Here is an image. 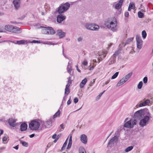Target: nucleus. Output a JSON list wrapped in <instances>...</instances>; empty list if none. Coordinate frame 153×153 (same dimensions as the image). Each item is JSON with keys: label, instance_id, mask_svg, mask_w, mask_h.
<instances>
[{"label": "nucleus", "instance_id": "e433bc0d", "mask_svg": "<svg viewBox=\"0 0 153 153\" xmlns=\"http://www.w3.org/2000/svg\"><path fill=\"white\" fill-rule=\"evenodd\" d=\"M142 33L143 38L144 39H145L147 36V34L146 31L145 30H143L142 31Z\"/></svg>", "mask_w": 153, "mask_h": 153}, {"label": "nucleus", "instance_id": "a18cd8bd", "mask_svg": "<svg viewBox=\"0 0 153 153\" xmlns=\"http://www.w3.org/2000/svg\"><path fill=\"white\" fill-rule=\"evenodd\" d=\"M143 82L144 83H145V84L147 82V81H148L147 77L146 76L143 79Z\"/></svg>", "mask_w": 153, "mask_h": 153}, {"label": "nucleus", "instance_id": "bb28decb", "mask_svg": "<svg viewBox=\"0 0 153 153\" xmlns=\"http://www.w3.org/2000/svg\"><path fill=\"white\" fill-rule=\"evenodd\" d=\"M133 37H131L128 39L125 44L124 45L125 46L126 45L130 43V42L132 41L133 40Z\"/></svg>", "mask_w": 153, "mask_h": 153}, {"label": "nucleus", "instance_id": "b1692460", "mask_svg": "<svg viewBox=\"0 0 153 153\" xmlns=\"http://www.w3.org/2000/svg\"><path fill=\"white\" fill-rule=\"evenodd\" d=\"M69 86L68 85H66L65 89V94L68 95L70 92V89L69 88Z\"/></svg>", "mask_w": 153, "mask_h": 153}, {"label": "nucleus", "instance_id": "aec40b11", "mask_svg": "<svg viewBox=\"0 0 153 153\" xmlns=\"http://www.w3.org/2000/svg\"><path fill=\"white\" fill-rule=\"evenodd\" d=\"M126 81L123 78L121 79L117 84L116 86L119 87L124 84Z\"/></svg>", "mask_w": 153, "mask_h": 153}, {"label": "nucleus", "instance_id": "6e6552de", "mask_svg": "<svg viewBox=\"0 0 153 153\" xmlns=\"http://www.w3.org/2000/svg\"><path fill=\"white\" fill-rule=\"evenodd\" d=\"M66 18V17L65 16L63 15L61 13L59 14L57 16V22L59 23H61Z\"/></svg>", "mask_w": 153, "mask_h": 153}, {"label": "nucleus", "instance_id": "c756f323", "mask_svg": "<svg viewBox=\"0 0 153 153\" xmlns=\"http://www.w3.org/2000/svg\"><path fill=\"white\" fill-rule=\"evenodd\" d=\"M79 153H86L84 148L82 147H81L79 149Z\"/></svg>", "mask_w": 153, "mask_h": 153}, {"label": "nucleus", "instance_id": "0eeeda50", "mask_svg": "<svg viewBox=\"0 0 153 153\" xmlns=\"http://www.w3.org/2000/svg\"><path fill=\"white\" fill-rule=\"evenodd\" d=\"M16 119L11 118L8 120V122L10 126L12 127H16L17 125H19L20 123H16Z\"/></svg>", "mask_w": 153, "mask_h": 153}, {"label": "nucleus", "instance_id": "f03ea898", "mask_svg": "<svg viewBox=\"0 0 153 153\" xmlns=\"http://www.w3.org/2000/svg\"><path fill=\"white\" fill-rule=\"evenodd\" d=\"M4 28L6 30L13 33H19L21 32L19 28L11 25H5Z\"/></svg>", "mask_w": 153, "mask_h": 153}, {"label": "nucleus", "instance_id": "3c124183", "mask_svg": "<svg viewBox=\"0 0 153 153\" xmlns=\"http://www.w3.org/2000/svg\"><path fill=\"white\" fill-rule=\"evenodd\" d=\"M68 95V94H64V96L63 98V99H62V100H63V101H65L66 98H67Z\"/></svg>", "mask_w": 153, "mask_h": 153}, {"label": "nucleus", "instance_id": "7c9ffc66", "mask_svg": "<svg viewBox=\"0 0 153 153\" xmlns=\"http://www.w3.org/2000/svg\"><path fill=\"white\" fill-rule=\"evenodd\" d=\"M25 41L24 40H22L20 41H17L16 43L18 45L24 44L25 43Z\"/></svg>", "mask_w": 153, "mask_h": 153}, {"label": "nucleus", "instance_id": "423d86ee", "mask_svg": "<svg viewBox=\"0 0 153 153\" xmlns=\"http://www.w3.org/2000/svg\"><path fill=\"white\" fill-rule=\"evenodd\" d=\"M118 140V137L117 136H114L109 141L107 147L111 148L114 146V143H117Z\"/></svg>", "mask_w": 153, "mask_h": 153}, {"label": "nucleus", "instance_id": "603ef678", "mask_svg": "<svg viewBox=\"0 0 153 153\" xmlns=\"http://www.w3.org/2000/svg\"><path fill=\"white\" fill-rule=\"evenodd\" d=\"M124 15H125V16L126 17L128 18V17L129 15V13L128 12H125V13Z\"/></svg>", "mask_w": 153, "mask_h": 153}, {"label": "nucleus", "instance_id": "13d9d810", "mask_svg": "<svg viewBox=\"0 0 153 153\" xmlns=\"http://www.w3.org/2000/svg\"><path fill=\"white\" fill-rule=\"evenodd\" d=\"M76 70H77V71L78 72H81V71L80 69H79L78 68V65H76Z\"/></svg>", "mask_w": 153, "mask_h": 153}, {"label": "nucleus", "instance_id": "39448f33", "mask_svg": "<svg viewBox=\"0 0 153 153\" xmlns=\"http://www.w3.org/2000/svg\"><path fill=\"white\" fill-rule=\"evenodd\" d=\"M55 119L51 117L46 121L44 122L42 124V127L44 128H50L53 125Z\"/></svg>", "mask_w": 153, "mask_h": 153}, {"label": "nucleus", "instance_id": "09e8293b", "mask_svg": "<svg viewBox=\"0 0 153 153\" xmlns=\"http://www.w3.org/2000/svg\"><path fill=\"white\" fill-rule=\"evenodd\" d=\"M30 42L32 43H40V42L39 41H37V40H33L32 42Z\"/></svg>", "mask_w": 153, "mask_h": 153}, {"label": "nucleus", "instance_id": "f257e3e1", "mask_svg": "<svg viewBox=\"0 0 153 153\" xmlns=\"http://www.w3.org/2000/svg\"><path fill=\"white\" fill-rule=\"evenodd\" d=\"M133 118L140 120L139 124L140 127H143L148 124L152 117L149 109L145 108L136 111L134 114Z\"/></svg>", "mask_w": 153, "mask_h": 153}, {"label": "nucleus", "instance_id": "cd10ccee", "mask_svg": "<svg viewBox=\"0 0 153 153\" xmlns=\"http://www.w3.org/2000/svg\"><path fill=\"white\" fill-rule=\"evenodd\" d=\"M136 40L137 42H142L143 41L141 38L140 36L138 35L136 36Z\"/></svg>", "mask_w": 153, "mask_h": 153}, {"label": "nucleus", "instance_id": "ddd939ff", "mask_svg": "<svg viewBox=\"0 0 153 153\" xmlns=\"http://www.w3.org/2000/svg\"><path fill=\"white\" fill-rule=\"evenodd\" d=\"M80 140L82 142L85 144L87 142L88 139L87 136L85 134H82L80 136Z\"/></svg>", "mask_w": 153, "mask_h": 153}, {"label": "nucleus", "instance_id": "49530a36", "mask_svg": "<svg viewBox=\"0 0 153 153\" xmlns=\"http://www.w3.org/2000/svg\"><path fill=\"white\" fill-rule=\"evenodd\" d=\"M137 119H134V120H132V121H131V123H132V125H133V126L134 125H136L137 124Z\"/></svg>", "mask_w": 153, "mask_h": 153}, {"label": "nucleus", "instance_id": "338daca9", "mask_svg": "<svg viewBox=\"0 0 153 153\" xmlns=\"http://www.w3.org/2000/svg\"><path fill=\"white\" fill-rule=\"evenodd\" d=\"M0 136L3 134L4 132L3 131L2 129L0 130Z\"/></svg>", "mask_w": 153, "mask_h": 153}, {"label": "nucleus", "instance_id": "4c0bfd02", "mask_svg": "<svg viewBox=\"0 0 153 153\" xmlns=\"http://www.w3.org/2000/svg\"><path fill=\"white\" fill-rule=\"evenodd\" d=\"M142 42H137V48L139 49H141L142 47Z\"/></svg>", "mask_w": 153, "mask_h": 153}, {"label": "nucleus", "instance_id": "7ed1b4c3", "mask_svg": "<svg viewBox=\"0 0 153 153\" xmlns=\"http://www.w3.org/2000/svg\"><path fill=\"white\" fill-rule=\"evenodd\" d=\"M70 6V4L68 2L65 4H61L58 8L57 12L59 14L63 13L68 9Z\"/></svg>", "mask_w": 153, "mask_h": 153}, {"label": "nucleus", "instance_id": "e2e57ef3", "mask_svg": "<svg viewBox=\"0 0 153 153\" xmlns=\"http://www.w3.org/2000/svg\"><path fill=\"white\" fill-rule=\"evenodd\" d=\"M82 38L81 37H79L77 39L78 42H80L82 40Z\"/></svg>", "mask_w": 153, "mask_h": 153}, {"label": "nucleus", "instance_id": "f704fd0d", "mask_svg": "<svg viewBox=\"0 0 153 153\" xmlns=\"http://www.w3.org/2000/svg\"><path fill=\"white\" fill-rule=\"evenodd\" d=\"M68 79V83L66 85H68V86H70V85L71 84L72 80H71V77L70 76L67 78Z\"/></svg>", "mask_w": 153, "mask_h": 153}, {"label": "nucleus", "instance_id": "c9c22d12", "mask_svg": "<svg viewBox=\"0 0 153 153\" xmlns=\"http://www.w3.org/2000/svg\"><path fill=\"white\" fill-rule=\"evenodd\" d=\"M92 25V24H90L87 23L85 25V27L86 29H88V30H91V28H90V27H91V26Z\"/></svg>", "mask_w": 153, "mask_h": 153}, {"label": "nucleus", "instance_id": "2eb2a0df", "mask_svg": "<svg viewBox=\"0 0 153 153\" xmlns=\"http://www.w3.org/2000/svg\"><path fill=\"white\" fill-rule=\"evenodd\" d=\"M132 121V120H130L128 121L124 125V126L125 127L128 128H132L133 125H132L131 122Z\"/></svg>", "mask_w": 153, "mask_h": 153}, {"label": "nucleus", "instance_id": "69168bd1", "mask_svg": "<svg viewBox=\"0 0 153 153\" xmlns=\"http://www.w3.org/2000/svg\"><path fill=\"white\" fill-rule=\"evenodd\" d=\"M124 1V0H119L118 3L122 5Z\"/></svg>", "mask_w": 153, "mask_h": 153}, {"label": "nucleus", "instance_id": "20e7f679", "mask_svg": "<svg viewBox=\"0 0 153 153\" xmlns=\"http://www.w3.org/2000/svg\"><path fill=\"white\" fill-rule=\"evenodd\" d=\"M40 126L39 123L36 120H32L29 124V128L32 130H37L38 129Z\"/></svg>", "mask_w": 153, "mask_h": 153}, {"label": "nucleus", "instance_id": "864d4df0", "mask_svg": "<svg viewBox=\"0 0 153 153\" xmlns=\"http://www.w3.org/2000/svg\"><path fill=\"white\" fill-rule=\"evenodd\" d=\"M82 64L83 65L86 66L88 64V62L86 60H85L82 62Z\"/></svg>", "mask_w": 153, "mask_h": 153}, {"label": "nucleus", "instance_id": "5701e85b", "mask_svg": "<svg viewBox=\"0 0 153 153\" xmlns=\"http://www.w3.org/2000/svg\"><path fill=\"white\" fill-rule=\"evenodd\" d=\"M133 148V146H131L127 147L126 149L125 150V152L124 151L122 152L121 153H125V152H129Z\"/></svg>", "mask_w": 153, "mask_h": 153}, {"label": "nucleus", "instance_id": "c85d7f7f", "mask_svg": "<svg viewBox=\"0 0 153 153\" xmlns=\"http://www.w3.org/2000/svg\"><path fill=\"white\" fill-rule=\"evenodd\" d=\"M19 141L23 146L26 147L28 146V143H27L24 142L21 140H20Z\"/></svg>", "mask_w": 153, "mask_h": 153}, {"label": "nucleus", "instance_id": "8fccbe9b", "mask_svg": "<svg viewBox=\"0 0 153 153\" xmlns=\"http://www.w3.org/2000/svg\"><path fill=\"white\" fill-rule=\"evenodd\" d=\"M78 99L77 97L75 98L74 100V102L75 104L77 103L78 102Z\"/></svg>", "mask_w": 153, "mask_h": 153}, {"label": "nucleus", "instance_id": "a878e982", "mask_svg": "<svg viewBox=\"0 0 153 153\" xmlns=\"http://www.w3.org/2000/svg\"><path fill=\"white\" fill-rule=\"evenodd\" d=\"M60 114V110H58V111L53 115V117H52V118H53L54 119H55V118L57 117L58 116L59 117Z\"/></svg>", "mask_w": 153, "mask_h": 153}, {"label": "nucleus", "instance_id": "a211bd4d", "mask_svg": "<svg viewBox=\"0 0 153 153\" xmlns=\"http://www.w3.org/2000/svg\"><path fill=\"white\" fill-rule=\"evenodd\" d=\"M87 81V80L86 78H85L83 79L80 84L79 86L80 88H83L86 83Z\"/></svg>", "mask_w": 153, "mask_h": 153}, {"label": "nucleus", "instance_id": "de8ad7c7", "mask_svg": "<svg viewBox=\"0 0 153 153\" xmlns=\"http://www.w3.org/2000/svg\"><path fill=\"white\" fill-rule=\"evenodd\" d=\"M62 53H63V55L64 56L65 58L68 59L70 60H71V59H70V58H69L68 57H67L66 55L64 53V48H63V46H62Z\"/></svg>", "mask_w": 153, "mask_h": 153}, {"label": "nucleus", "instance_id": "bf43d9fd", "mask_svg": "<svg viewBox=\"0 0 153 153\" xmlns=\"http://www.w3.org/2000/svg\"><path fill=\"white\" fill-rule=\"evenodd\" d=\"M56 136H57V135L56 134H54L52 137V138L53 139H56Z\"/></svg>", "mask_w": 153, "mask_h": 153}, {"label": "nucleus", "instance_id": "4468645a", "mask_svg": "<svg viewBox=\"0 0 153 153\" xmlns=\"http://www.w3.org/2000/svg\"><path fill=\"white\" fill-rule=\"evenodd\" d=\"M27 125L26 123H22L20 126V131H25L27 129Z\"/></svg>", "mask_w": 153, "mask_h": 153}, {"label": "nucleus", "instance_id": "f8f14e48", "mask_svg": "<svg viewBox=\"0 0 153 153\" xmlns=\"http://www.w3.org/2000/svg\"><path fill=\"white\" fill-rule=\"evenodd\" d=\"M115 21V22L114 23L113 21H111L109 26V28L113 31L116 30L117 29V23L116 21Z\"/></svg>", "mask_w": 153, "mask_h": 153}, {"label": "nucleus", "instance_id": "6ab92c4d", "mask_svg": "<svg viewBox=\"0 0 153 153\" xmlns=\"http://www.w3.org/2000/svg\"><path fill=\"white\" fill-rule=\"evenodd\" d=\"M90 28H91V30H98L99 29V27L96 25L92 24Z\"/></svg>", "mask_w": 153, "mask_h": 153}, {"label": "nucleus", "instance_id": "393cba45", "mask_svg": "<svg viewBox=\"0 0 153 153\" xmlns=\"http://www.w3.org/2000/svg\"><path fill=\"white\" fill-rule=\"evenodd\" d=\"M111 21L109 19H108L107 21L105 22V25L108 28H109L110 23H111Z\"/></svg>", "mask_w": 153, "mask_h": 153}, {"label": "nucleus", "instance_id": "9b49d317", "mask_svg": "<svg viewBox=\"0 0 153 153\" xmlns=\"http://www.w3.org/2000/svg\"><path fill=\"white\" fill-rule=\"evenodd\" d=\"M40 26V25L39 24H36L35 25L36 26H38V27H36L37 28H44L43 29H42V33L43 34H49L48 32V27H42L41 26H40V27H39V26Z\"/></svg>", "mask_w": 153, "mask_h": 153}, {"label": "nucleus", "instance_id": "a19ab883", "mask_svg": "<svg viewBox=\"0 0 153 153\" xmlns=\"http://www.w3.org/2000/svg\"><path fill=\"white\" fill-rule=\"evenodd\" d=\"M143 82L142 81H140L138 83L137 85V88L139 89H140L141 88L143 85Z\"/></svg>", "mask_w": 153, "mask_h": 153}, {"label": "nucleus", "instance_id": "c03bdc74", "mask_svg": "<svg viewBox=\"0 0 153 153\" xmlns=\"http://www.w3.org/2000/svg\"><path fill=\"white\" fill-rule=\"evenodd\" d=\"M120 53V51L119 50H117L113 54V56L115 57H116V56L118 55Z\"/></svg>", "mask_w": 153, "mask_h": 153}, {"label": "nucleus", "instance_id": "4be33fe9", "mask_svg": "<svg viewBox=\"0 0 153 153\" xmlns=\"http://www.w3.org/2000/svg\"><path fill=\"white\" fill-rule=\"evenodd\" d=\"M72 144V136L71 135L70 137L67 149H69L70 148Z\"/></svg>", "mask_w": 153, "mask_h": 153}, {"label": "nucleus", "instance_id": "473e14b6", "mask_svg": "<svg viewBox=\"0 0 153 153\" xmlns=\"http://www.w3.org/2000/svg\"><path fill=\"white\" fill-rule=\"evenodd\" d=\"M72 67L71 66H70V67H69V65H68L67 67V72L69 73L72 76L73 74L72 73L71 74L72 70L71 69Z\"/></svg>", "mask_w": 153, "mask_h": 153}, {"label": "nucleus", "instance_id": "1a4fd4ad", "mask_svg": "<svg viewBox=\"0 0 153 153\" xmlns=\"http://www.w3.org/2000/svg\"><path fill=\"white\" fill-rule=\"evenodd\" d=\"M21 1L20 0H13V4L15 10H18L20 7Z\"/></svg>", "mask_w": 153, "mask_h": 153}, {"label": "nucleus", "instance_id": "774afa93", "mask_svg": "<svg viewBox=\"0 0 153 153\" xmlns=\"http://www.w3.org/2000/svg\"><path fill=\"white\" fill-rule=\"evenodd\" d=\"M110 79H109L105 82V85L107 84L108 83H109V82H110Z\"/></svg>", "mask_w": 153, "mask_h": 153}, {"label": "nucleus", "instance_id": "680f3d73", "mask_svg": "<svg viewBox=\"0 0 153 153\" xmlns=\"http://www.w3.org/2000/svg\"><path fill=\"white\" fill-rule=\"evenodd\" d=\"M25 17V15H23L21 17L19 18V19L21 20L23 19Z\"/></svg>", "mask_w": 153, "mask_h": 153}, {"label": "nucleus", "instance_id": "79ce46f5", "mask_svg": "<svg viewBox=\"0 0 153 153\" xmlns=\"http://www.w3.org/2000/svg\"><path fill=\"white\" fill-rule=\"evenodd\" d=\"M150 101L148 99L146 100L145 101L143 102V103L144 106L148 105L150 103Z\"/></svg>", "mask_w": 153, "mask_h": 153}, {"label": "nucleus", "instance_id": "6e6d98bb", "mask_svg": "<svg viewBox=\"0 0 153 153\" xmlns=\"http://www.w3.org/2000/svg\"><path fill=\"white\" fill-rule=\"evenodd\" d=\"M71 97H70L69 100H68L67 102V104L69 105L71 104Z\"/></svg>", "mask_w": 153, "mask_h": 153}, {"label": "nucleus", "instance_id": "052dcab7", "mask_svg": "<svg viewBox=\"0 0 153 153\" xmlns=\"http://www.w3.org/2000/svg\"><path fill=\"white\" fill-rule=\"evenodd\" d=\"M19 145H17L16 146H15V147H13V148L16 150H18L19 149Z\"/></svg>", "mask_w": 153, "mask_h": 153}, {"label": "nucleus", "instance_id": "412c9836", "mask_svg": "<svg viewBox=\"0 0 153 153\" xmlns=\"http://www.w3.org/2000/svg\"><path fill=\"white\" fill-rule=\"evenodd\" d=\"M132 72H131L130 73L128 74H127L126 76H125V77H124L123 78L124 79V80H125L126 81H127L131 77L132 75Z\"/></svg>", "mask_w": 153, "mask_h": 153}, {"label": "nucleus", "instance_id": "0e129e2a", "mask_svg": "<svg viewBox=\"0 0 153 153\" xmlns=\"http://www.w3.org/2000/svg\"><path fill=\"white\" fill-rule=\"evenodd\" d=\"M35 134H32L30 135L29 136L30 138H31L35 136Z\"/></svg>", "mask_w": 153, "mask_h": 153}, {"label": "nucleus", "instance_id": "5fc2aeb1", "mask_svg": "<svg viewBox=\"0 0 153 153\" xmlns=\"http://www.w3.org/2000/svg\"><path fill=\"white\" fill-rule=\"evenodd\" d=\"M105 91H103L102 92L100 93L97 96V98H99L102 95V94L105 92Z\"/></svg>", "mask_w": 153, "mask_h": 153}, {"label": "nucleus", "instance_id": "f3484780", "mask_svg": "<svg viewBox=\"0 0 153 153\" xmlns=\"http://www.w3.org/2000/svg\"><path fill=\"white\" fill-rule=\"evenodd\" d=\"M116 57L112 56L108 60L109 65L115 63L116 62Z\"/></svg>", "mask_w": 153, "mask_h": 153}, {"label": "nucleus", "instance_id": "37998d69", "mask_svg": "<svg viewBox=\"0 0 153 153\" xmlns=\"http://www.w3.org/2000/svg\"><path fill=\"white\" fill-rule=\"evenodd\" d=\"M129 6L132 8L133 9H134L135 8V4L134 3H130Z\"/></svg>", "mask_w": 153, "mask_h": 153}, {"label": "nucleus", "instance_id": "9d476101", "mask_svg": "<svg viewBox=\"0 0 153 153\" xmlns=\"http://www.w3.org/2000/svg\"><path fill=\"white\" fill-rule=\"evenodd\" d=\"M56 31V35L58 36L60 39L62 38L65 36L66 33L62 32V30H58Z\"/></svg>", "mask_w": 153, "mask_h": 153}, {"label": "nucleus", "instance_id": "72a5a7b5", "mask_svg": "<svg viewBox=\"0 0 153 153\" xmlns=\"http://www.w3.org/2000/svg\"><path fill=\"white\" fill-rule=\"evenodd\" d=\"M138 17L140 18H142L144 17V14L141 11H139L138 13Z\"/></svg>", "mask_w": 153, "mask_h": 153}, {"label": "nucleus", "instance_id": "ea45409f", "mask_svg": "<svg viewBox=\"0 0 153 153\" xmlns=\"http://www.w3.org/2000/svg\"><path fill=\"white\" fill-rule=\"evenodd\" d=\"M122 5L119 3L116 4L115 6V8L117 9H119L122 6Z\"/></svg>", "mask_w": 153, "mask_h": 153}, {"label": "nucleus", "instance_id": "dca6fc26", "mask_svg": "<svg viewBox=\"0 0 153 153\" xmlns=\"http://www.w3.org/2000/svg\"><path fill=\"white\" fill-rule=\"evenodd\" d=\"M48 30L49 33L48 34L53 35L55 34V31L52 27H48Z\"/></svg>", "mask_w": 153, "mask_h": 153}, {"label": "nucleus", "instance_id": "2f4dec72", "mask_svg": "<svg viewBox=\"0 0 153 153\" xmlns=\"http://www.w3.org/2000/svg\"><path fill=\"white\" fill-rule=\"evenodd\" d=\"M68 139V138H67V139H66V140H65V143H64L62 146V147L61 148V152H62V150H63L65 149V148L67 145V143Z\"/></svg>", "mask_w": 153, "mask_h": 153}, {"label": "nucleus", "instance_id": "4d7b16f0", "mask_svg": "<svg viewBox=\"0 0 153 153\" xmlns=\"http://www.w3.org/2000/svg\"><path fill=\"white\" fill-rule=\"evenodd\" d=\"M7 140V137L5 136L4 137L2 138V141L3 142L5 141H6Z\"/></svg>", "mask_w": 153, "mask_h": 153}, {"label": "nucleus", "instance_id": "58836bf2", "mask_svg": "<svg viewBox=\"0 0 153 153\" xmlns=\"http://www.w3.org/2000/svg\"><path fill=\"white\" fill-rule=\"evenodd\" d=\"M119 74V72H116L111 77V79H114L116 78L118 76Z\"/></svg>", "mask_w": 153, "mask_h": 153}]
</instances>
